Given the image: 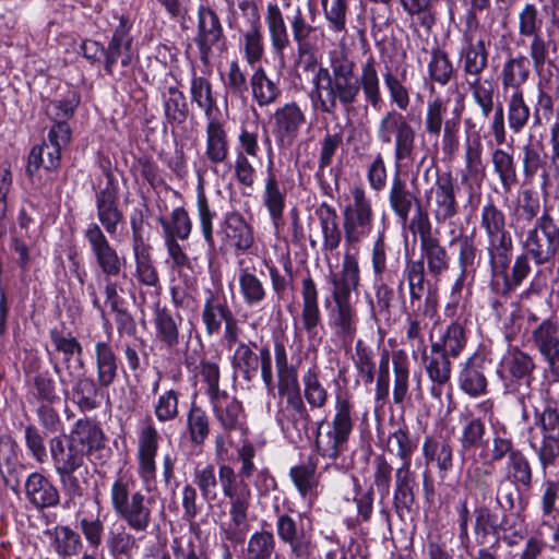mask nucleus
I'll list each match as a JSON object with an SVG mask.
<instances>
[{"label":"nucleus","instance_id":"nucleus-1","mask_svg":"<svg viewBox=\"0 0 559 559\" xmlns=\"http://www.w3.org/2000/svg\"><path fill=\"white\" fill-rule=\"evenodd\" d=\"M329 60L330 69L318 67L311 81L310 98L320 112L334 115L340 105L349 115L360 92L368 105L373 109L380 108L383 99L378 63L373 57L360 64L358 76L355 74V61L344 51H331Z\"/></svg>","mask_w":559,"mask_h":559},{"label":"nucleus","instance_id":"nucleus-2","mask_svg":"<svg viewBox=\"0 0 559 559\" xmlns=\"http://www.w3.org/2000/svg\"><path fill=\"white\" fill-rule=\"evenodd\" d=\"M49 453L56 474L66 495L64 509H71L88 487V469L84 466L85 452L62 433L49 440Z\"/></svg>","mask_w":559,"mask_h":559},{"label":"nucleus","instance_id":"nucleus-3","mask_svg":"<svg viewBox=\"0 0 559 559\" xmlns=\"http://www.w3.org/2000/svg\"><path fill=\"white\" fill-rule=\"evenodd\" d=\"M130 474H119L110 487V503L116 515L135 533H145L154 522V498L136 490Z\"/></svg>","mask_w":559,"mask_h":559},{"label":"nucleus","instance_id":"nucleus-4","mask_svg":"<svg viewBox=\"0 0 559 559\" xmlns=\"http://www.w3.org/2000/svg\"><path fill=\"white\" fill-rule=\"evenodd\" d=\"M355 426L354 404L347 393L337 394L331 420L317 423L314 445L317 453L335 461L348 450L349 437Z\"/></svg>","mask_w":559,"mask_h":559},{"label":"nucleus","instance_id":"nucleus-5","mask_svg":"<svg viewBox=\"0 0 559 559\" xmlns=\"http://www.w3.org/2000/svg\"><path fill=\"white\" fill-rule=\"evenodd\" d=\"M219 484L225 498L229 501L230 522L222 526L226 540L240 544L245 540L248 530V511L251 501L249 485L237 480L235 469L228 464H221Z\"/></svg>","mask_w":559,"mask_h":559},{"label":"nucleus","instance_id":"nucleus-6","mask_svg":"<svg viewBox=\"0 0 559 559\" xmlns=\"http://www.w3.org/2000/svg\"><path fill=\"white\" fill-rule=\"evenodd\" d=\"M480 228L487 238L486 251L491 272L503 273L512 259L513 240L507 229L506 214L491 201L480 210Z\"/></svg>","mask_w":559,"mask_h":559},{"label":"nucleus","instance_id":"nucleus-7","mask_svg":"<svg viewBox=\"0 0 559 559\" xmlns=\"http://www.w3.org/2000/svg\"><path fill=\"white\" fill-rule=\"evenodd\" d=\"M376 136L382 145L393 144L395 170H403L414 162L416 130L402 112L395 109L384 112L377 124Z\"/></svg>","mask_w":559,"mask_h":559},{"label":"nucleus","instance_id":"nucleus-8","mask_svg":"<svg viewBox=\"0 0 559 559\" xmlns=\"http://www.w3.org/2000/svg\"><path fill=\"white\" fill-rule=\"evenodd\" d=\"M353 202L343 211V230L345 237V252L358 260L359 243L367 238L374 224V212L371 200L360 187L352 189Z\"/></svg>","mask_w":559,"mask_h":559},{"label":"nucleus","instance_id":"nucleus-9","mask_svg":"<svg viewBox=\"0 0 559 559\" xmlns=\"http://www.w3.org/2000/svg\"><path fill=\"white\" fill-rule=\"evenodd\" d=\"M71 128L67 121L55 122L49 129L47 141L31 150L26 171L33 176L40 167L55 170L61 162V152L71 141Z\"/></svg>","mask_w":559,"mask_h":559},{"label":"nucleus","instance_id":"nucleus-10","mask_svg":"<svg viewBox=\"0 0 559 559\" xmlns=\"http://www.w3.org/2000/svg\"><path fill=\"white\" fill-rule=\"evenodd\" d=\"M464 27L465 45L461 51L463 71L467 79L479 78L488 67L490 34L473 19Z\"/></svg>","mask_w":559,"mask_h":559},{"label":"nucleus","instance_id":"nucleus-11","mask_svg":"<svg viewBox=\"0 0 559 559\" xmlns=\"http://www.w3.org/2000/svg\"><path fill=\"white\" fill-rule=\"evenodd\" d=\"M535 425L540 429L543 439L537 447L530 441V447L537 455L544 476L547 469L554 466L559 456V411L551 406H546L543 412L535 409Z\"/></svg>","mask_w":559,"mask_h":559},{"label":"nucleus","instance_id":"nucleus-12","mask_svg":"<svg viewBox=\"0 0 559 559\" xmlns=\"http://www.w3.org/2000/svg\"><path fill=\"white\" fill-rule=\"evenodd\" d=\"M524 246L537 264L549 262L559 249V227L547 212L528 229Z\"/></svg>","mask_w":559,"mask_h":559},{"label":"nucleus","instance_id":"nucleus-13","mask_svg":"<svg viewBox=\"0 0 559 559\" xmlns=\"http://www.w3.org/2000/svg\"><path fill=\"white\" fill-rule=\"evenodd\" d=\"M276 423L284 435L295 443L308 437L311 417L301 396L297 392H290L284 404L276 412Z\"/></svg>","mask_w":559,"mask_h":559},{"label":"nucleus","instance_id":"nucleus-14","mask_svg":"<svg viewBox=\"0 0 559 559\" xmlns=\"http://www.w3.org/2000/svg\"><path fill=\"white\" fill-rule=\"evenodd\" d=\"M96 265L106 280L117 277L122 272L124 259L119 257L117 250L109 243L104 231L96 223H91L84 230Z\"/></svg>","mask_w":559,"mask_h":559},{"label":"nucleus","instance_id":"nucleus-15","mask_svg":"<svg viewBox=\"0 0 559 559\" xmlns=\"http://www.w3.org/2000/svg\"><path fill=\"white\" fill-rule=\"evenodd\" d=\"M201 60L204 63L214 49L222 50L225 46V36L218 14L210 7L201 5L198 9V33L194 39Z\"/></svg>","mask_w":559,"mask_h":559},{"label":"nucleus","instance_id":"nucleus-16","mask_svg":"<svg viewBox=\"0 0 559 559\" xmlns=\"http://www.w3.org/2000/svg\"><path fill=\"white\" fill-rule=\"evenodd\" d=\"M359 264L358 260L348 254H344L342 269L340 273L334 274L333 299L338 314H350L353 312V293L359 284Z\"/></svg>","mask_w":559,"mask_h":559},{"label":"nucleus","instance_id":"nucleus-17","mask_svg":"<svg viewBox=\"0 0 559 559\" xmlns=\"http://www.w3.org/2000/svg\"><path fill=\"white\" fill-rule=\"evenodd\" d=\"M275 528L278 539L289 547L292 556L298 559L310 557L313 550L312 534L301 522L282 513L276 518Z\"/></svg>","mask_w":559,"mask_h":559},{"label":"nucleus","instance_id":"nucleus-18","mask_svg":"<svg viewBox=\"0 0 559 559\" xmlns=\"http://www.w3.org/2000/svg\"><path fill=\"white\" fill-rule=\"evenodd\" d=\"M307 121L306 112L296 102H288L273 114V134L281 146H290Z\"/></svg>","mask_w":559,"mask_h":559},{"label":"nucleus","instance_id":"nucleus-19","mask_svg":"<svg viewBox=\"0 0 559 559\" xmlns=\"http://www.w3.org/2000/svg\"><path fill=\"white\" fill-rule=\"evenodd\" d=\"M160 436L152 421L143 424L138 431V474L140 478L150 483L156 477V456Z\"/></svg>","mask_w":559,"mask_h":559},{"label":"nucleus","instance_id":"nucleus-20","mask_svg":"<svg viewBox=\"0 0 559 559\" xmlns=\"http://www.w3.org/2000/svg\"><path fill=\"white\" fill-rule=\"evenodd\" d=\"M131 45L132 38L129 35L127 20L121 17L119 26L115 29L107 48L104 53V68L107 74L122 75L124 69L131 63Z\"/></svg>","mask_w":559,"mask_h":559},{"label":"nucleus","instance_id":"nucleus-21","mask_svg":"<svg viewBox=\"0 0 559 559\" xmlns=\"http://www.w3.org/2000/svg\"><path fill=\"white\" fill-rule=\"evenodd\" d=\"M107 182L95 193L97 218L107 234L115 235L123 214L119 210L118 187L111 173L106 174Z\"/></svg>","mask_w":559,"mask_h":559},{"label":"nucleus","instance_id":"nucleus-22","mask_svg":"<svg viewBox=\"0 0 559 559\" xmlns=\"http://www.w3.org/2000/svg\"><path fill=\"white\" fill-rule=\"evenodd\" d=\"M210 403L213 408L215 419L224 431H238L246 433L247 414L240 401L228 393L212 397Z\"/></svg>","mask_w":559,"mask_h":559},{"label":"nucleus","instance_id":"nucleus-23","mask_svg":"<svg viewBox=\"0 0 559 559\" xmlns=\"http://www.w3.org/2000/svg\"><path fill=\"white\" fill-rule=\"evenodd\" d=\"M24 490L27 501L37 510L55 508L60 502L58 488L41 473L29 474Z\"/></svg>","mask_w":559,"mask_h":559},{"label":"nucleus","instance_id":"nucleus-24","mask_svg":"<svg viewBox=\"0 0 559 559\" xmlns=\"http://www.w3.org/2000/svg\"><path fill=\"white\" fill-rule=\"evenodd\" d=\"M435 194L433 215L438 223H444L453 218L459 211V204L455 197V183L451 173H443L438 176L435 188L431 189Z\"/></svg>","mask_w":559,"mask_h":559},{"label":"nucleus","instance_id":"nucleus-25","mask_svg":"<svg viewBox=\"0 0 559 559\" xmlns=\"http://www.w3.org/2000/svg\"><path fill=\"white\" fill-rule=\"evenodd\" d=\"M264 21L272 49L275 55L283 58L284 51L290 46V37L287 23L278 4L274 2L267 3Z\"/></svg>","mask_w":559,"mask_h":559},{"label":"nucleus","instance_id":"nucleus-26","mask_svg":"<svg viewBox=\"0 0 559 559\" xmlns=\"http://www.w3.org/2000/svg\"><path fill=\"white\" fill-rule=\"evenodd\" d=\"M401 171L394 169L389 189V204L394 215L405 224L408 221L413 205L420 203L415 193L408 189L406 181L401 178Z\"/></svg>","mask_w":559,"mask_h":559},{"label":"nucleus","instance_id":"nucleus-27","mask_svg":"<svg viewBox=\"0 0 559 559\" xmlns=\"http://www.w3.org/2000/svg\"><path fill=\"white\" fill-rule=\"evenodd\" d=\"M67 436L85 452L86 456L105 447V435L102 428L90 419H79Z\"/></svg>","mask_w":559,"mask_h":559},{"label":"nucleus","instance_id":"nucleus-28","mask_svg":"<svg viewBox=\"0 0 559 559\" xmlns=\"http://www.w3.org/2000/svg\"><path fill=\"white\" fill-rule=\"evenodd\" d=\"M249 83L253 100L260 107H267L275 104L282 95L280 76H269L262 67L254 70L250 76Z\"/></svg>","mask_w":559,"mask_h":559},{"label":"nucleus","instance_id":"nucleus-29","mask_svg":"<svg viewBox=\"0 0 559 559\" xmlns=\"http://www.w3.org/2000/svg\"><path fill=\"white\" fill-rule=\"evenodd\" d=\"M531 66L528 57L521 53L509 55L500 72L502 87L511 88L512 92H523L521 86L530 79Z\"/></svg>","mask_w":559,"mask_h":559},{"label":"nucleus","instance_id":"nucleus-30","mask_svg":"<svg viewBox=\"0 0 559 559\" xmlns=\"http://www.w3.org/2000/svg\"><path fill=\"white\" fill-rule=\"evenodd\" d=\"M314 214L319 219L322 233V251L332 252L336 250L342 241L336 210L323 202L316 209Z\"/></svg>","mask_w":559,"mask_h":559},{"label":"nucleus","instance_id":"nucleus-31","mask_svg":"<svg viewBox=\"0 0 559 559\" xmlns=\"http://www.w3.org/2000/svg\"><path fill=\"white\" fill-rule=\"evenodd\" d=\"M426 371L432 382L431 394L436 397L441 395V388L449 382L451 377V362L449 356L441 350V345H431V355L426 357Z\"/></svg>","mask_w":559,"mask_h":559},{"label":"nucleus","instance_id":"nucleus-32","mask_svg":"<svg viewBox=\"0 0 559 559\" xmlns=\"http://www.w3.org/2000/svg\"><path fill=\"white\" fill-rule=\"evenodd\" d=\"M485 359L474 355L464 365L459 376L460 388L469 396H479L486 393L487 379L484 374Z\"/></svg>","mask_w":559,"mask_h":559},{"label":"nucleus","instance_id":"nucleus-33","mask_svg":"<svg viewBox=\"0 0 559 559\" xmlns=\"http://www.w3.org/2000/svg\"><path fill=\"white\" fill-rule=\"evenodd\" d=\"M423 455L427 464L432 463L439 472L440 479H444L453 468V450L449 442L427 437L423 444Z\"/></svg>","mask_w":559,"mask_h":559},{"label":"nucleus","instance_id":"nucleus-34","mask_svg":"<svg viewBox=\"0 0 559 559\" xmlns=\"http://www.w3.org/2000/svg\"><path fill=\"white\" fill-rule=\"evenodd\" d=\"M293 39L297 45L299 56L311 52L316 45L319 28L309 24L300 7H296L293 16L289 19Z\"/></svg>","mask_w":559,"mask_h":559},{"label":"nucleus","instance_id":"nucleus-35","mask_svg":"<svg viewBox=\"0 0 559 559\" xmlns=\"http://www.w3.org/2000/svg\"><path fill=\"white\" fill-rule=\"evenodd\" d=\"M223 230L237 250L247 251L253 245L252 228L237 212L226 214Z\"/></svg>","mask_w":559,"mask_h":559},{"label":"nucleus","instance_id":"nucleus-36","mask_svg":"<svg viewBox=\"0 0 559 559\" xmlns=\"http://www.w3.org/2000/svg\"><path fill=\"white\" fill-rule=\"evenodd\" d=\"M134 235L133 252L136 264V277L139 282L147 286H157L159 278L157 271L152 262L148 248L138 238V228L134 219L131 222Z\"/></svg>","mask_w":559,"mask_h":559},{"label":"nucleus","instance_id":"nucleus-37","mask_svg":"<svg viewBox=\"0 0 559 559\" xmlns=\"http://www.w3.org/2000/svg\"><path fill=\"white\" fill-rule=\"evenodd\" d=\"M206 158L213 164L225 163L228 157L227 134L223 124L215 118L206 124Z\"/></svg>","mask_w":559,"mask_h":559},{"label":"nucleus","instance_id":"nucleus-38","mask_svg":"<svg viewBox=\"0 0 559 559\" xmlns=\"http://www.w3.org/2000/svg\"><path fill=\"white\" fill-rule=\"evenodd\" d=\"M503 477L523 488V491H530L533 488V466L521 450L506 461Z\"/></svg>","mask_w":559,"mask_h":559},{"label":"nucleus","instance_id":"nucleus-39","mask_svg":"<svg viewBox=\"0 0 559 559\" xmlns=\"http://www.w3.org/2000/svg\"><path fill=\"white\" fill-rule=\"evenodd\" d=\"M289 477L299 495L310 503L319 495V476L313 464H299L289 471Z\"/></svg>","mask_w":559,"mask_h":559},{"label":"nucleus","instance_id":"nucleus-40","mask_svg":"<svg viewBox=\"0 0 559 559\" xmlns=\"http://www.w3.org/2000/svg\"><path fill=\"white\" fill-rule=\"evenodd\" d=\"M285 189L281 187L276 175L269 168L263 191V204L276 226L283 217L285 209Z\"/></svg>","mask_w":559,"mask_h":559},{"label":"nucleus","instance_id":"nucleus-41","mask_svg":"<svg viewBox=\"0 0 559 559\" xmlns=\"http://www.w3.org/2000/svg\"><path fill=\"white\" fill-rule=\"evenodd\" d=\"M491 164L504 192H510L518 183L516 164L513 154L503 148L491 152Z\"/></svg>","mask_w":559,"mask_h":559},{"label":"nucleus","instance_id":"nucleus-42","mask_svg":"<svg viewBox=\"0 0 559 559\" xmlns=\"http://www.w3.org/2000/svg\"><path fill=\"white\" fill-rule=\"evenodd\" d=\"M427 71L430 81L441 86L449 84L455 76V69L449 55L439 47L431 49Z\"/></svg>","mask_w":559,"mask_h":559},{"label":"nucleus","instance_id":"nucleus-43","mask_svg":"<svg viewBox=\"0 0 559 559\" xmlns=\"http://www.w3.org/2000/svg\"><path fill=\"white\" fill-rule=\"evenodd\" d=\"M164 114L171 126L182 124L189 114L188 103L185 94L176 86H169L163 93Z\"/></svg>","mask_w":559,"mask_h":559},{"label":"nucleus","instance_id":"nucleus-44","mask_svg":"<svg viewBox=\"0 0 559 559\" xmlns=\"http://www.w3.org/2000/svg\"><path fill=\"white\" fill-rule=\"evenodd\" d=\"M97 380L100 386H109L117 377V358L111 346L106 342L95 345Z\"/></svg>","mask_w":559,"mask_h":559},{"label":"nucleus","instance_id":"nucleus-45","mask_svg":"<svg viewBox=\"0 0 559 559\" xmlns=\"http://www.w3.org/2000/svg\"><path fill=\"white\" fill-rule=\"evenodd\" d=\"M502 368L511 378L525 380L528 383L535 364L528 354L518 348H511L503 356Z\"/></svg>","mask_w":559,"mask_h":559},{"label":"nucleus","instance_id":"nucleus-46","mask_svg":"<svg viewBox=\"0 0 559 559\" xmlns=\"http://www.w3.org/2000/svg\"><path fill=\"white\" fill-rule=\"evenodd\" d=\"M28 401L38 404H55L60 401L57 393L55 380L46 372H39L33 377L29 382Z\"/></svg>","mask_w":559,"mask_h":559},{"label":"nucleus","instance_id":"nucleus-47","mask_svg":"<svg viewBox=\"0 0 559 559\" xmlns=\"http://www.w3.org/2000/svg\"><path fill=\"white\" fill-rule=\"evenodd\" d=\"M73 402L81 411H92L100 405L102 394L97 383L87 377L79 378L73 388Z\"/></svg>","mask_w":559,"mask_h":559},{"label":"nucleus","instance_id":"nucleus-48","mask_svg":"<svg viewBox=\"0 0 559 559\" xmlns=\"http://www.w3.org/2000/svg\"><path fill=\"white\" fill-rule=\"evenodd\" d=\"M52 535V548L60 557L78 556L83 547L81 536L69 526H56Z\"/></svg>","mask_w":559,"mask_h":559},{"label":"nucleus","instance_id":"nucleus-49","mask_svg":"<svg viewBox=\"0 0 559 559\" xmlns=\"http://www.w3.org/2000/svg\"><path fill=\"white\" fill-rule=\"evenodd\" d=\"M420 252L430 275L439 276L449 270L450 257L438 238L420 245Z\"/></svg>","mask_w":559,"mask_h":559},{"label":"nucleus","instance_id":"nucleus-50","mask_svg":"<svg viewBox=\"0 0 559 559\" xmlns=\"http://www.w3.org/2000/svg\"><path fill=\"white\" fill-rule=\"evenodd\" d=\"M468 88L472 92L474 102L480 108L484 118H488L495 108L496 87L491 79L474 78L467 79Z\"/></svg>","mask_w":559,"mask_h":559},{"label":"nucleus","instance_id":"nucleus-51","mask_svg":"<svg viewBox=\"0 0 559 559\" xmlns=\"http://www.w3.org/2000/svg\"><path fill=\"white\" fill-rule=\"evenodd\" d=\"M456 241L459 245V269L463 276H471V281H473L480 263L479 250L472 236H461Z\"/></svg>","mask_w":559,"mask_h":559},{"label":"nucleus","instance_id":"nucleus-52","mask_svg":"<svg viewBox=\"0 0 559 559\" xmlns=\"http://www.w3.org/2000/svg\"><path fill=\"white\" fill-rule=\"evenodd\" d=\"M158 221L163 227L165 238L186 240L191 234L192 222L183 207L175 209L168 219L159 217Z\"/></svg>","mask_w":559,"mask_h":559},{"label":"nucleus","instance_id":"nucleus-53","mask_svg":"<svg viewBox=\"0 0 559 559\" xmlns=\"http://www.w3.org/2000/svg\"><path fill=\"white\" fill-rule=\"evenodd\" d=\"M304 396L311 408H324L329 394L319 379L317 368L308 369L302 376Z\"/></svg>","mask_w":559,"mask_h":559},{"label":"nucleus","instance_id":"nucleus-54","mask_svg":"<svg viewBox=\"0 0 559 559\" xmlns=\"http://www.w3.org/2000/svg\"><path fill=\"white\" fill-rule=\"evenodd\" d=\"M187 429L189 439L194 445L204 444L210 435V419L206 412L194 403L191 405L187 415Z\"/></svg>","mask_w":559,"mask_h":559},{"label":"nucleus","instance_id":"nucleus-55","mask_svg":"<svg viewBox=\"0 0 559 559\" xmlns=\"http://www.w3.org/2000/svg\"><path fill=\"white\" fill-rule=\"evenodd\" d=\"M486 433L484 420L474 416H464L462 420V431L459 438L461 452L465 453L483 444Z\"/></svg>","mask_w":559,"mask_h":559},{"label":"nucleus","instance_id":"nucleus-56","mask_svg":"<svg viewBox=\"0 0 559 559\" xmlns=\"http://www.w3.org/2000/svg\"><path fill=\"white\" fill-rule=\"evenodd\" d=\"M221 465L218 466V468ZM194 483L201 491L202 498L210 507L218 498L219 469L216 472L214 465L209 464L202 468H197L194 474Z\"/></svg>","mask_w":559,"mask_h":559},{"label":"nucleus","instance_id":"nucleus-57","mask_svg":"<svg viewBox=\"0 0 559 559\" xmlns=\"http://www.w3.org/2000/svg\"><path fill=\"white\" fill-rule=\"evenodd\" d=\"M449 99L436 96L429 100L426 108L425 115V132L430 136H439L442 127L445 124V115L448 112Z\"/></svg>","mask_w":559,"mask_h":559},{"label":"nucleus","instance_id":"nucleus-58","mask_svg":"<svg viewBox=\"0 0 559 559\" xmlns=\"http://www.w3.org/2000/svg\"><path fill=\"white\" fill-rule=\"evenodd\" d=\"M509 128L519 133L527 124L531 109L524 100L523 92H512L507 100Z\"/></svg>","mask_w":559,"mask_h":559},{"label":"nucleus","instance_id":"nucleus-59","mask_svg":"<svg viewBox=\"0 0 559 559\" xmlns=\"http://www.w3.org/2000/svg\"><path fill=\"white\" fill-rule=\"evenodd\" d=\"M106 546L115 558L122 556L131 559L134 550L138 549L136 538L124 527L110 530L106 538Z\"/></svg>","mask_w":559,"mask_h":559},{"label":"nucleus","instance_id":"nucleus-60","mask_svg":"<svg viewBox=\"0 0 559 559\" xmlns=\"http://www.w3.org/2000/svg\"><path fill=\"white\" fill-rule=\"evenodd\" d=\"M347 2L348 0H321L329 29L342 34L343 38L347 34Z\"/></svg>","mask_w":559,"mask_h":559},{"label":"nucleus","instance_id":"nucleus-61","mask_svg":"<svg viewBox=\"0 0 559 559\" xmlns=\"http://www.w3.org/2000/svg\"><path fill=\"white\" fill-rule=\"evenodd\" d=\"M276 549V540L272 532L262 530L254 532L247 545L248 559H272Z\"/></svg>","mask_w":559,"mask_h":559},{"label":"nucleus","instance_id":"nucleus-62","mask_svg":"<svg viewBox=\"0 0 559 559\" xmlns=\"http://www.w3.org/2000/svg\"><path fill=\"white\" fill-rule=\"evenodd\" d=\"M473 530L478 544H485L489 535H498V515L487 506H478L474 509Z\"/></svg>","mask_w":559,"mask_h":559},{"label":"nucleus","instance_id":"nucleus-63","mask_svg":"<svg viewBox=\"0 0 559 559\" xmlns=\"http://www.w3.org/2000/svg\"><path fill=\"white\" fill-rule=\"evenodd\" d=\"M191 99L199 108H201L207 119H213V111L215 107V98L212 94V85L204 76H197L195 74L191 80L190 87Z\"/></svg>","mask_w":559,"mask_h":559},{"label":"nucleus","instance_id":"nucleus-64","mask_svg":"<svg viewBox=\"0 0 559 559\" xmlns=\"http://www.w3.org/2000/svg\"><path fill=\"white\" fill-rule=\"evenodd\" d=\"M533 340L542 355L548 354L549 350L559 347L558 317L543 321L533 332Z\"/></svg>","mask_w":559,"mask_h":559}]
</instances>
